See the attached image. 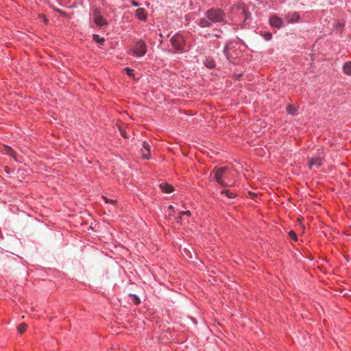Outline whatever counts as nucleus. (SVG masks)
Here are the masks:
<instances>
[{"mask_svg": "<svg viewBox=\"0 0 351 351\" xmlns=\"http://www.w3.org/2000/svg\"><path fill=\"white\" fill-rule=\"evenodd\" d=\"M207 19H202L199 25L202 27H208L212 23H221L225 20V14L221 10L210 9L206 12Z\"/></svg>", "mask_w": 351, "mask_h": 351, "instance_id": "f257e3e1", "label": "nucleus"}, {"mask_svg": "<svg viewBox=\"0 0 351 351\" xmlns=\"http://www.w3.org/2000/svg\"><path fill=\"white\" fill-rule=\"evenodd\" d=\"M230 170L228 167L215 168L210 176H213L217 183L221 186H226L224 179L228 178Z\"/></svg>", "mask_w": 351, "mask_h": 351, "instance_id": "f03ea898", "label": "nucleus"}, {"mask_svg": "<svg viewBox=\"0 0 351 351\" xmlns=\"http://www.w3.org/2000/svg\"><path fill=\"white\" fill-rule=\"evenodd\" d=\"M147 52V45L142 40H138L135 43L133 49L132 53L133 55L141 57L143 56Z\"/></svg>", "mask_w": 351, "mask_h": 351, "instance_id": "7ed1b4c3", "label": "nucleus"}, {"mask_svg": "<svg viewBox=\"0 0 351 351\" xmlns=\"http://www.w3.org/2000/svg\"><path fill=\"white\" fill-rule=\"evenodd\" d=\"M171 43L176 50H182L184 45V40L181 34H176L171 38Z\"/></svg>", "mask_w": 351, "mask_h": 351, "instance_id": "20e7f679", "label": "nucleus"}, {"mask_svg": "<svg viewBox=\"0 0 351 351\" xmlns=\"http://www.w3.org/2000/svg\"><path fill=\"white\" fill-rule=\"evenodd\" d=\"M93 18L95 23L99 27H102L107 24L106 19L100 14L98 9H95L93 12Z\"/></svg>", "mask_w": 351, "mask_h": 351, "instance_id": "39448f33", "label": "nucleus"}, {"mask_svg": "<svg viewBox=\"0 0 351 351\" xmlns=\"http://www.w3.org/2000/svg\"><path fill=\"white\" fill-rule=\"evenodd\" d=\"M270 25L272 27L280 28L284 26V21L281 18L277 16H273L269 19Z\"/></svg>", "mask_w": 351, "mask_h": 351, "instance_id": "423d86ee", "label": "nucleus"}, {"mask_svg": "<svg viewBox=\"0 0 351 351\" xmlns=\"http://www.w3.org/2000/svg\"><path fill=\"white\" fill-rule=\"evenodd\" d=\"M322 165V159L320 157H314L311 158L308 167L311 169H317Z\"/></svg>", "mask_w": 351, "mask_h": 351, "instance_id": "0eeeda50", "label": "nucleus"}, {"mask_svg": "<svg viewBox=\"0 0 351 351\" xmlns=\"http://www.w3.org/2000/svg\"><path fill=\"white\" fill-rule=\"evenodd\" d=\"M286 19L289 23H294L299 21L300 16L297 12H289L287 14Z\"/></svg>", "mask_w": 351, "mask_h": 351, "instance_id": "6e6552de", "label": "nucleus"}, {"mask_svg": "<svg viewBox=\"0 0 351 351\" xmlns=\"http://www.w3.org/2000/svg\"><path fill=\"white\" fill-rule=\"evenodd\" d=\"M159 186L160 189L162 191V192L166 193H170L173 192L174 189L173 186L166 182H162L160 184Z\"/></svg>", "mask_w": 351, "mask_h": 351, "instance_id": "1a4fd4ad", "label": "nucleus"}, {"mask_svg": "<svg viewBox=\"0 0 351 351\" xmlns=\"http://www.w3.org/2000/svg\"><path fill=\"white\" fill-rule=\"evenodd\" d=\"M135 14L136 17L140 20H145L146 19V14L143 8H138Z\"/></svg>", "mask_w": 351, "mask_h": 351, "instance_id": "9d476101", "label": "nucleus"}, {"mask_svg": "<svg viewBox=\"0 0 351 351\" xmlns=\"http://www.w3.org/2000/svg\"><path fill=\"white\" fill-rule=\"evenodd\" d=\"M2 153H3L4 154H7V155H9V156H11L12 157H15V152L10 147H8V146H5L2 148V150H1Z\"/></svg>", "mask_w": 351, "mask_h": 351, "instance_id": "9b49d317", "label": "nucleus"}, {"mask_svg": "<svg viewBox=\"0 0 351 351\" xmlns=\"http://www.w3.org/2000/svg\"><path fill=\"white\" fill-rule=\"evenodd\" d=\"M191 215V212L189 210L187 211H182L180 213V216L177 218V222L180 223H182V217L184 216L190 217Z\"/></svg>", "mask_w": 351, "mask_h": 351, "instance_id": "f8f14e48", "label": "nucleus"}, {"mask_svg": "<svg viewBox=\"0 0 351 351\" xmlns=\"http://www.w3.org/2000/svg\"><path fill=\"white\" fill-rule=\"evenodd\" d=\"M343 70L345 73L351 75V62H346L343 66Z\"/></svg>", "mask_w": 351, "mask_h": 351, "instance_id": "ddd939ff", "label": "nucleus"}, {"mask_svg": "<svg viewBox=\"0 0 351 351\" xmlns=\"http://www.w3.org/2000/svg\"><path fill=\"white\" fill-rule=\"evenodd\" d=\"M287 111L289 114H294L297 111V108L293 105L289 104L287 106Z\"/></svg>", "mask_w": 351, "mask_h": 351, "instance_id": "4468645a", "label": "nucleus"}, {"mask_svg": "<svg viewBox=\"0 0 351 351\" xmlns=\"http://www.w3.org/2000/svg\"><path fill=\"white\" fill-rule=\"evenodd\" d=\"M221 193H225L227 197H228L230 199H232L235 197V194L229 190H224L221 191Z\"/></svg>", "mask_w": 351, "mask_h": 351, "instance_id": "2eb2a0df", "label": "nucleus"}, {"mask_svg": "<svg viewBox=\"0 0 351 351\" xmlns=\"http://www.w3.org/2000/svg\"><path fill=\"white\" fill-rule=\"evenodd\" d=\"M26 328H27V325L23 323V324H21L18 326L17 330H18L19 332L23 333V332L25 331Z\"/></svg>", "mask_w": 351, "mask_h": 351, "instance_id": "dca6fc26", "label": "nucleus"}, {"mask_svg": "<svg viewBox=\"0 0 351 351\" xmlns=\"http://www.w3.org/2000/svg\"><path fill=\"white\" fill-rule=\"evenodd\" d=\"M93 40L97 42V43H103L104 41V38H100L99 36V35L97 34H93Z\"/></svg>", "mask_w": 351, "mask_h": 351, "instance_id": "f3484780", "label": "nucleus"}, {"mask_svg": "<svg viewBox=\"0 0 351 351\" xmlns=\"http://www.w3.org/2000/svg\"><path fill=\"white\" fill-rule=\"evenodd\" d=\"M130 297L131 298V300L135 304H138L140 303V299L136 295H132L130 294Z\"/></svg>", "mask_w": 351, "mask_h": 351, "instance_id": "a211bd4d", "label": "nucleus"}, {"mask_svg": "<svg viewBox=\"0 0 351 351\" xmlns=\"http://www.w3.org/2000/svg\"><path fill=\"white\" fill-rule=\"evenodd\" d=\"M142 146L143 150H145L148 154H150V147L149 145L146 141L143 142Z\"/></svg>", "mask_w": 351, "mask_h": 351, "instance_id": "6ab92c4d", "label": "nucleus"}, {"mask_svg": "<svg viewBox=\"0 0 351 351\" xmlns=\"http://www.w3.org/2000/svg\"><path fill=\"white\" fill-rule=\"evenodd\" d=\"M205 65L208 68L211 69L215 66V63L213 60H206V61L205 62Z\"/></svg>", "mask_w": 351, "mask_h": 351, "instance_id": "aec40b11", "label": "nucleus"}, {"mask_svg": "<svg viewBox=\"0 0 351 351\" xmlns=\"http://www.w3.org/2000/svg\"><path fill=\"white\" fill-rule=\"evenodd\" d=\"M289 235L290 238H291L293 240H294V241L298 240L297 235L294 231H293V230L289 231Z\"/></svg>", "mask_w": 351, "mask_h": 351, "instance_id": "412c9836", "label": "nucleus"}, {"mask_svg": "<svg viewBox=\"0 0 351 351\" xmlns=\"http://www.w3.org/2000/svg\"><path fill=\"white\" fill-rule=\"evenodd\" d=\"M102 198L104 199L106 203H110L112 204H115L117 202V200L115 199H109L106 197L102 196Z\"/></svg>", "mask_w": 351, "mask_h": 351, "instance_id": "4be33fe9", "label": "nucleus"}, {"mask_svg": "<svg viewBox=\"0 0 351 351\" xmlns=\"http://www.w3.org/2000/svg\"><path fill=\"white\" fill-rule=\"evenodd\" d=\"M142 157L143 158L149 159V154H148L145 150L142 149Z\"/></svg>", "mask_w": 351, "mask_h": 351, "instance_id": "5701e85b", "label": "nucleus"}, {"mask_svg": "<svg viewBox=\"0 0 351 351\" xmlns=\"http://www.w3.org/2000/svg\"><path fill=\"white\" fill-rule=\"evenodd\" d=\"M125 71H126L127 74H128L129 76H130V77L133 76V75H134V73H133V72H134V71H133L132 69H128V68H125Z\"/></svg>", "mask_w": 351, "mask_h": 351, "instance_id": "b1692460", "label": "nucleus"}, {"mask_svg": "<svg viewBox=\"0 0 351 351\" xmlns=\"http://www.w3.org/2000/svg\"><path fill=\"white\" fill-rule=\"evenodd\" d=\"M228 45H226V47H225V49H224V53H225V55H226V58H229V57H228Z\"/></svg>", "mask_w": 351, "mask_h": 351, "instance_id": "393cba45", "label": "nucleus"}, {"mask_svg": "<svg viewBox=\"0 0 351 351\" xmlns=\"http://www.w3.org/2000/svg\"><path fill=\"white\" fill-rule=\"evenodd\" d=\"M120 132H121V134L123 137L126 138V132H125V131H124V130H122V129H120Z\"/></svg>", "mask_w": 351, "mask_h": 351, "instance_id": "a878e982", "label": "nucleus"}, {"mask_svg": "<svg viewBox=\"0 0 351 351\" xmlns=\"http://www.w3.org/2000/svg\"><path fill=\"white\" fill-rule=\"evenodd\" d=\"M131 3H132V5H133L134 6H136V7L139 5V3L135 1H132Z\"/></svg>", "mask_w": 351, "mask_h": 351, "instance_id": "bb28decb", "label": "nucleus"}, {"mask_svg": "<svg viewBox=\"0 0 351 351\" xmlns=\"http://www.w3.org/2000/svg\"><path fill=\"white\" fill-rule=\"evenodd\" d=\"M271 37V34H267L266 36H265V38L266 39L269 40L270 39Z\"/></svg>", "mask_w": 351, "mask_h": 351, "instance_id": "cd10ccee", "label": "nucleus"}, {"mask_svg": "<svg viewBox=\"0 0 351 351\" xmlns=\"http://www.w3.org/2000/svg\"><path fill=\"white\" fill-rule=\"evenodd\" d=\"M168 209L173 211L174 208L173 206L170 205V206H169Z\"/></svg>", "mask_w": 351, "mask_h": 351, "instance_id": "c85d7f7f", "label": "nucleus"}, {"mask_svg": "<svg viewBox=\"0 0 351 351\" xmlns=\"http://www.w3.org/2000/svg\"><path fill=\"white\" fill-rule=\"evenodd\" d=\"M43 17L44 18L45 23H47V19L45 16H43Z\"/></svg>", "mask_w": 351, "mask_h": 351, "instance_id": "c756f323", "label": "nucleus"}]
</instances>
